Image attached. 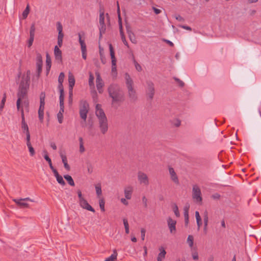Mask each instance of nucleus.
Instances as JSON below:
<instances>
[{
	"label": "nucleus",
	"mask_w": 261,
	"mask_h": 261,
	"mask_svg": "<svg viewBox=\"0 0 261 261\" xmlns=\"http://www.w3.org/2000/svg\"><path fill=\"white\" fill-rule=\"evenodd\" d=\"M187 242L190 248H192L194 244V238L192 235H189L188 237Z\"/></svg>",
	"instance_id": "obj_31"
},
{
	"label": "nucleus",
	"mask_w": 261,
	"mask_h": 261,
	"mask_svg": "<svg viewBox=\"0 0 261 261\" xmlns=\"http://www.w3.org/2000/svg\"><path fill=\"white\" fill-rule=\"evenodd\" d=\"M13 201L15 202V203L16 204L18 207L21 208H24L29 207V204L27 203L26 201H33V200L31 199L30 198H25L23 199H13Z\"/></svg>",
	"instance_id": "obj_6"
},
{
	"label": "nucleus",
	"mask_w": 261,
	"mask_h": 261,
	"mask_svg": "<svg viewBox=\"0 0 261 261\" xmlns=\"http://www.w3.org/2000/svg\"><path fill=\"white\" fill-rule=\"evenodd\" d=\"M99 24H105V13L103 11H100L99 15Z\"/></svg>",
	"instance_id": "obj_38"
},
{
	"label": "nucleus",
	"mask_w": 261,
	"mask_h": 261,
	"mask_svg": "<svg viewBox=\"0 0 261 261\" xmlns=\"http://www.w3.org/2000/svg\"><path fill=\"white\" fill-rule=\"evenodd\" d=\"M60 99V107H63L64 106V94H60L59 97Z\"/></svg>",
	"instance_id": "obj_43"
},
{
	"label": "nucleus",
	"mask_w": 261,
	"mask_h": 261,
	"mask_svg": "<svg viewBox=\"0 0 261 261\" xmlns=\"http://www.w3.org/2000/svg\"><path fill=\"white\" fill-rule=\"evenodd\" d=\"M95 109V114L98 119V124L100 132L102 134H105L108 130L107 118L103 110L101 109V105L97 104Z\"/></svg>",
	"instance_id": "obj_3"
},
{
	"label": "nucleus",
	"mask_w": 261,
	"mask_h": 261,
	"mask_svg": "<svg viewBox=\"0 0 261 261\" xmlns=\"http://www.w3.org/2000/svg\"><path fill=\"white\" fill-rule=\"evenodd\" d=\"M190 208V205L189 203H186L184 206V212H188Z\"/></svg>",
	"instance_id": "obj_64"
},
{
	"label": "nucleus",
	"mask_w": 261,
	"mask_h": 261,
	"mask_svg": "<svg viewBox=\"0 0 261 261\" xmlns=\"http://www.w3.org/2000/svg\"><path fill=\"white\" fill-rule=\"evenodd\" d=\"M45 94L42 92L40 95V103H45Z\"/></svg>",
	"instance_id": "obj_44"
},
{
	"label": "nucleus",
	"mask_w": 261,
	"mask_h": 261,
	"mask_svg": "<svg viewBox=\"0 0 261 261\" xmlns=\"http://www.w3.org/2000/svg\"><path fill=\"white\" fill-rule=\"evenodd\" d=\"M58 88L60 90V94H64V89L62 83H59Z\"/></svg>",
	"instance_id": "obj_53"
},
{
	"label": "nucleus",
	"mask_w": 261,
	"mask_h": 261,
	"mask_svg": "<svg viewBox=\"0 0 261 261\" xmlns=\"http://www.w3.org/2000/svg\"><path fill=\"white\" fill-rule=\"evenodd\" d=\"M26 135V141H27V144H31L30 141V134L29 133V134H25Z\"/></svg>",
	"instance_id": "obj_58"
},
{
	"label": "nucleus",
	"mask_w": 261,
	"mask_h": 261,
	"mask_svg": "<svg viewBox=\"0 0 261 261\" xmlns=\"http://www.w3.org/2000/svg\"><path fill=\"white\" fill-rule=\"evenodd\" d=\"M169 173H170V177H171L172 180H173V181L174 182H175V184H179L178 178V177H177L176 173H175L174 169L172 167H169Z\"/></svg>",
	"instance_id": "obj_18"
},
{
	"label": "nucleus",
	"mask_w": 261,
	"mask_h": 261,
	"mask_svg": "<svg viewBox=\"0 0 261 261\" xmlns=\"http://www.w3.org/2000/svg\"><path fill=\"white\" fill-rule=\"evenodd\" d=\"M192 198L194 202L201 204L202 201L201 190L197 185L193 186L192 192Z\"/></svg>",
	"instance_id": "obj_5"
},
{
	"label": "nucleus",
	"mask_w": 261,
	"mask_h": 261,
	"mask_svg": "<svg viewBox=\"0 0 261 261\" xmlns=\"http://www.w3.org/2000/svg\"><path fill=\"white\" fill-rule=\"evenodd\" d=\"M44 106L45 103H40V107L38 111L44 112Z\"/></svg>",
	"instance_id": "obj_57"
},
{
	"label": "nucleus",
	"mask_w": 261,
	"mask_h": 261,
	"mask_svg": "<svg viewBox=\"0 0 261 261\" xmlns=\"http://www.w3.org/2000/svg\"><path fill=\"white\" fill-rule=\"evenodd\" d=\"M172 124L176 127H179L180 125L181 122L179 119H175L172 121Z\"/></svg>",
	"instance_id": "obj_47"
},
{
	"label": "nucleus",
	"mask_w": 261,
	"mask_h": 261,
	"mask_svg": "<svg viewBox=\"0 0 261 261\" xmlns=\"http://www.w3.org/2000/svg\"><path fill=\"white\" fill-rule=\"evenodd\" d=\"M138 179L140 184H143L145 186L149 185V179L146 174L139 171L138 173Z\"/></svg>",
	"instance_id": "obj_10"
},
{
	"label": "nucleus",
	"mask_w": 261,
	"mask_h": 261,
	"mask_svg": "<svg viewBox=\"0 0 261 261\" xmlns=\"http://www.w3.org/2000/svg\"><path fill=\"white\" fill-rule=\"evenodd\" d=\"M68 82L69 88H70V89H73L75 84V79L74 76L72 74H69L68 75Z\"/></svg>",
	"instance_id": "obj_25"
},
{
	"label": "nucleus",
	"mask_w": 261,
	"mask_h": 261,
	"mask_svg": "<svg viewBox=\"0 0 261 261\" xmlns=\"http://www.w3.org/2000/svg\"><path fill=\"white\" fill-rule=\"evenodd\" d=\"M163 41L164 42H166V43H167L168 45H169L171 47H173L174 46V44L171 41H170L168 40L163 39Z\"/></svg>",
	"instance_id": "obj_62"
},
{
	"label": "nucleus",
	"mask_w": 261,
	"mask_h": 261,
	"mask_svg": "<svg viewBox=\"0 0 261 261\" xmlns=\"http://www.w3.org/2000/svg\"><path fill=\"white\" fill-rule=\"evenodd\" d=\"M142 203L145 207L147 206V199L145 196L142 197Z\"/></svg>",
	"instance_id": "obj_56"
},
{
	"label": "nucleus",
	"mask_w": 261,
	"mask_h": 261,
	"mask_svg": "<svg viewBox=\"0 0 261 261\" xmlns=\"http://www.w3.org/2000/svg\"><path fill=\"white\" fill-rule=\"evenodd\" d=\"M37 76L39 77L42 72V64H36Z\"/></svg>",
	"instance_id": "obj_41"
},
{
	"label": "nucleus",
	"mask_w": 261,
	"mask_h": 261,
	"mask_svg": "<svg viewBox=\"0 0 261 261\" xmlns=\"http://www.w3.org/2000/svg\"><path fill=\"white\" fill-rule=\"evenodd\" d=\"M99 207H100L101 211L104 212L105 211V200L103 198H99Z\"/></svg>",
	"instance_id": "obj_34"
},
{
	"label": "nucleus",
	"mask_w": 261,
	"mask_h": 261,
	"mask_svg": "<svg viewBox=\"0 0 261 261\" xmlns=\"http://www.w3.org/2000/svg\"><path fill=\"white\" fill-rule=\"evenodd\" d=\"M118 24H119V31L123 30L122 19H121V16H120V14H118Z\"/></svg>",
	"instance_id": "obj_46"
},
{
	"label": "nucleus",
	"mask_w": 261,
	"mask_h": 261,
	"mask_svg": "<svg viewBox=\"0 0 261 261\" xmlns=\"http://www.w3.org/2000/svg\"><path fill=\"white\" fill-rule=\"evenodd\" d=\"M57 117L58 119V121L60 123H62L63 122V115L61 113H58L57 114Z\"/></svg>",
	"instance_id": "obj_49"
},
{
	"label": "nucleus",
	"mask_w": 261,
	"mask_h": 261,
	"mask_svg": "<svg viewBox=\"0 0 261 261\" xmlns=\"http://www.w3.org/2000/svg\"><path fill=\"white\" fill-rule=\"evenodd\" d=\"M203 221L204 223V226L205 227H206L208 223V217L206 215L204 214V215L203 216Z\"/></svg>",
	"instance_id": "obj_59"
},
{
	"label": "nucleus",
	"mask_w": 261,
	"mask_h": 261,
	"mask_svg": "<svg viewBox=\"0 0 261 261\" xmlns=\"http://www.w3.org/2000/svg\"><path fill=\"white\" fill-rule=\"evenodd\" d=\"M96 193L97 195V197L98 198H101V196L102 195V191H101V186L100 183H98L95 185Z\"/></svg>",
	"instance_id": "obj_24"
},
{
	"label": "nucleus",
	"mask_w": 261,
	"mask_h": 261,
	"mask_svg": "<svg viewBox=\"0 0 261 261\" xmlns=\"http://www.w3.org/2000/svg\"><path fill=\"white\" fill-rule=\"evenodd\" d=\"M79 142H80V151L81 153H83L85 151V148L84 146V142L83 139L82 137L79 138Z\"/></svg>",
	"instance_id": "obj_36"
},
{
	"label": "nucleus",
	"mask_w": 261,
	"mask_h": 261,
	"mask_svg": "<svg viewBox=\"0 0 261 261\" xmlns=\"http://www.w3.org/2000/svg\"><path fill=\"white\" fill-rule=\"evenodd\" d=\"M185 224H186V225H187L189 223L188 213H185Z\"/></svg>",
	"instance_id": "obj_61"
},
{
	"label": "nucleus",
	"mask_w": 261,
	"mask_h": 261,
	"mask_svg": "<svg viewBox=\"0 0 261 261\" xmlns=\"http://www.w3.org/2000/svg\"><path fill=\"white\" fill-rule=\"evenodd\" d=\"M109 96L112 98V105L119 106L124 101L125 97L123 90L119 85L117 84H111L108 88Z\"/></svg>",
	"instance_id": "obj_1"
},
{
	"label": "nucleus",
	"mask_w": 261,
	"mask_h": 261,
	"mask_svg": "<svg viewBox=\"0 0 261 261\" xmlns=\"http://www.w3.org/2000/svg\"><path fill=\"white\" fill-rule=\"evenodd\" d=\"M117 251L116 250H114L113 254L110 257L107 258L105 261H115L117 259Z\"/></svg>",
	"instance_id": "obj_27"
},
{
	"label": "nucleus",
	"mask_w": 261,
	"mask_h": 261,
	"mask_svg": "<svg viewBox=\"0 0 261 261\" xmlns=\"http://www.w3.org/2000/svg\"><path fill=\"white\" fill-rule=\"evenodd\" d=\"M20 112L21 117V128L23 130V133L25 134H29V133H30L29 127L27 123L25 121L24 111L22 108H21Z\"/></svg>",
	"instance_id": "obj_12"
},
{
	"label": "nucleus",
	"mask_w": 261,
	"mask_h": 261,
	"mask_svg": "<svg viewBox=\"0 0 261 261\" xmlns=\"http://www.w3.org/2000/svg\"><path fill=\"white\" fill-rule=\"evenodd\" d=\"M175 18L176 20L179 21H183L184 20V19L182 17H181L179 15H177L175 16Z\"/></svg>",
	"instance_id": "obj_63"
},
{
	"label": "nucleus",
	"mask_w": 261,
	"mask_h": 261,
	"mask_svg": "<svg viewBox=\"0 0 261 261\" xmlns=\"http://www.w3.org/2000/svg\"><path fill=\"white\" fill-rule=\"evenodd\" d=\"M94 77L93 75V74L90 73L89 75V84L90 86H94Z\"/></svg>",
	"instance_id": "obj_42"
},
{
	"label": "nucleus",
	"mask_w": 261,
	"mask_h": 261,
	"mask_svg": "<svg viewBox=\"0 0 261 261\" xmlns=\"http://www.w3.org/2000/svg\"><path fill=\"white\" fill-rule=\"evenodd\" d=\"M60 155L62 159V162L64 164V168L67 170L69 171L70 170V167L68 164L67 159L65 154L63 153V152H61L60 153Z\"/></svg>",
	"instance_id": "obj_20"
},
{
	"label": "nucleus",
	"mask_w": 261,
	"mask_h": 261,
	"mask_svg": "<svg viewBox=\"0 0 261 261\" xmlns=\"http://www.w3.org/2000/svg\"><path fill=\"white\" fill-rule=\"evenodd\" d=\"M109 49L110 52V56L112 59V72H116V59L115 56V52L113 46L111 44H109Z\"/></svg>",
	"instance_id": "obj_7"
},
{
	"label": "nucleus",
	"mask_w": 261,
	"mask_h": 261,
	"mask_svg": "<svg viewBox=\"0 0 261 261\" xmlns=\"http://www.w3.org/2000/svg\"><path fill=\"white\" fill-rule=\"evenodd\" d=\"M30 71L27 72V75L25 77H23L20 82L18 92L17 93L18 99L16 102V107L18 111H20V103L22 99H24L27 94L28 89L29 87L30 77L29 73Z\"/></svg>",
	"instance_id": "obj_2"
},
{
	"label": "nucleus",
	"mask_w": 261,
	"mask_h": 261,
	"mask_svg": "<svg viewBox=\"0 0 261 261\" xmlns=\"http://www.w3.org/2000/svg\"><path fill=\"white\" fill-rule=\"evenodd\" d=\"M54 55L56 60L60 63L62 62V53L59 47L56 45L54 48Z\"/></svg>",
	"instance_id": "obj_15"
},
{
	"label": "nucleus",
	"mask_w": 261,
	"mask_h": 261,
	"mask_svg": "<svg viewBox=\"0 0 261 261\" xmlns=\"http://www.w3.org/2000/svg\"><path fill=\"white\" fill-rule=\"evenodd\" d=\"M80 110H89V106L88 103L85 100H82L80 103Z\"/></svg>",
	"instance_id": "obj_21"
},
{
	"label": "nucleus",
	"mask_w": 261,
	"mask_h": 261,
	"mask_svg": "<svg viewBox=\"0 0 261 261\" xmlns=\"http://www.w3.org/2000/svg\"><path fill=\"white\" fill-rule=\"evenodd\" d=\"M42 64V57L40 53L36 54V64Z\"/></svg>",
	"instance_id": "obj_37"
},
{
	"label": "nucleus",
	"mask_w": 261,
	"mask_h": 261,
	"mask_svg": "<svg viewBox=\"0 0 261 261\" xmlns=\"http://www.w3.org/2000/svg\"><path fill=\"white\" fill-rule=\"evenodd\" d=\"M89 111L88 110H80V117L83 120L84 122L85 123L86 121L87 114Z\"/></svg>",
	"instance_id": "obj_28"
},
{
	"label": "nucleus",
	"mask_w": 261,
	"mask_h": 261,
	"mask_svg": "<svg viewBox=\"0 0 261 261\" xmlns=\"http://www.w3.org/2000/svg\"><path fill=\"white\" fill-rule=\"evenodd\" d=\"M192 254L193 259L197 260L198 259V254L196 251L192 252Z\"/></svg>",
	"instance_id": "obj_55"
},
{
	"label": "nucleus",
	"mask_w": 261,
	"mask_h": 261,
	"mask_svg": "<svg viewBox=\"0 0 261 261\" xmlns=\"http://www.w3.org/2000/svg\"><path fill=\"white\" fill-rule=\"evenodd\" d=\"M134 64L137 71H141L142 70L141 65L136 60H134Z\"/></svg>",
	"instance_id": "obj_48"
},
{
	"label": "nucleus",
	"mask_w": 261,
	"mask_h": 261,
	"mask_svg": "<svg viewBox=\"0 0 261 261\" xmlns=\"http://www.w3.org/2000/svg\"><path fill=\"white\" fill-rule=\"evenodd\" d=\"M79 43L81 45L82 52L87 51L86 45L84 40L82 39L81 35L79 33Z\"/></svg>",
	"instance_id": "obj_23"
},
{
	"label": "nucleus",
	"mask_w": 261,
	"mask_h": 261,
	"mask_svg": "<svg viewBox=\"0 0 261 261\" xmlns=\"http://www.w3.org/2000/svg\"><path fill=\"white\" fill-rule=\"evenodd\" d=\"M196 214V219L197 221V224L198 225V229H199L200 227L202 225V220L201 216L199 215V213H195Z\"/></svg>",
	"instance_id": "obj_32"
},
{
	"label": "nucleus",
	"mask_w": 261,
	"mask_h": 261,
	"mask_svg": "<svg viewBox=\"0 0 261 261\" xmlns=\"http://www.w3.org/2000/svg\"><path fill=\"white\" fill-rule=\"evenodd\" d=\"M64 177L67 181L69 185H70L71 186H74V182L70 175H65L64 176Z\"/></svg>",
	"instance_id": "obj_30"
},
{
	"label": "nucleus",
	"mask_w": 261,
	"mask_h": 261,
	"mask_svg": "<svg viewBox=\"0 0 261 261\" xmlns=\"http://www.w3.org/2000/svg\"><path fill=\"white\" fill-rule=\"evenodd\" d=\"M126 28L130 40L132 43L136 44L137 43V40L136 39L134 33L130 29V27L128 25H126Z\"/></svg>",
	"instance_id": "obj_19"
},
{
	"label": "nucleus",
	"mask_w": 261,
	"mask_h": 261,
	"mask_svg": "<svg viewBox=\"0 0 261 261\" xmlns=\"http://www.w3.org/2000/svg\"><path fill=\"white\" fill-rule=\"evenodd\" d=\"M43 152L44 153V158L48 162L49 168H50L51 171H53V170L55 169V168L54 167L53 165L51 160L48 156L47 152L46 150L43 151Z\"/></svg>",
	"instance_id": "obj_22"
},
{
	"label": "nucleus",
	"mask_w": 261,
	"mask_h": 261,
	"mask_svg": "<svg viewBox=\"0 0 261 261\" xmlns=\"http://www.w3.org/2000/svg\"><path fill=\"white\" fill-rule=\"evenodd\" d=\"M30 12V6L29 4L27 5L25 10L22 12V17L23 19H25Z\"/></svg>",
	"instance_id": "obj_33"
},
{
	"label": "nucleus",
	"mask_w": 261,
	"mask_h": 261,
	"mask_svg": "<svg viewBox=\"0 0 261 261\" xmlns=\"http://www.w3.org/2000/svg\"><path fill=\"white\" fill-rule=\"evenodd\" d=\"M99 38H101L102 37V35L103 34L105 33L106 30V26L105 24H99Z\"/></svg>",
	"instance_id": "obj_29"
},
{
	"label": "nucleus",
	"mask_w": 261,
	"mask_h": 261,
	"mask_svg": "<svg viewBox=\"0 0 261 261\" xmlns=\"http://www.w3.org/2000/svg\"><path fill=\"white\" fill-rule=\"evenodd\" d=\"M120 35H121V39H122V42L125 44V45H126L127 47V48H128L129 47V45L128 44L126 40V39H125V36H124V33L123 32V30L120 31Z\"/></svg>",
	"instance_id": "obj_35"
},
{
	"label": "nucleus",
	"mask_w": 261,
	"mask_h": 261,
	"mask_svg": "<svg viewBox=\"0 0 261 261\" xmlns=\"http://www.w3.org/2000/svg\"><path fill=\"white\" fill-rule=\"evenodd\" d=\"M64 74L63 72H61L59 74V78H58V82L59 83H63L64 79Z\"/></svg>",
	"instance_id": "obj_45"
},
{
	"label": "nucleus",
	"mask_w": 261,
	"mask_h": 261,
	"mask_svg": "<svg viewBox=\"0 0 261 261\" xmlns=\"http://www.w3.org/2000/svg\"><path fill=\"white\" fill-rule=\"evenodd\" d=\"M123 224H124L125 228H127L128 227H129V224H128L127 220L126 219L124 218L123 219Z\"/></svg>",
	"instance_id": "obj_60"
},
{
	"label": "nucleus",
	"mask_w": 261,
	"mask_h": 261,
	"mask_svg": "<svg viewBox=\"0 0 261 261\" xmlns=\"http://www.w3.org/2000/svg\"><path fill=\"white\" fill-rule=\"evenodd\" d=\"M133 192V188L130 186H128L124 188V193L126 199H131Z\"/></svg>",
	"instance_id": "obj_17"
},
{
	"label": "nucleus",
	"mask_w": 261,
	"mask_h": 261,
	"mask_svg": "<svg viewBox=\"0 0 261 261\" xmlns=\"http://www.w3.org/2000/svg\"><path fill=\"white\" fill-rule=\"evenodd\" d=\"M80 205L83 208L91 211L92 212H95L94 208L88 203V201L85 199H82V200L79 202Z\"/></svg>",
	"instance_id": "obj_14"
},
{
	"label": "nucleus",
	"mask_w": 261,
	"mask_h": 261,
	"mask_svg": "<svg viewBox=\"0 0 261 261\" xmlns=\"http://www.w3.org/2000/svg\"><path fill=\"white\" fill-rule=\"evenodd\" d=\"M160 253L157 257V261H162L165 258L166 252L163 248H160Z\"/></svg>",
	"instance_id": "obj_26"
},
{
	"label": "nucleus",
	"mask_w": 261,
	"mask_h": 261,
	"mask_svg": "<svg viewBox=\"0 0 261 261\" xmlns=\"http://www.w3.org/2000/svg\"><path fill=\"white\" fill-rule=\"evenodd\" d=\"M167 222L170 233L175 234L176 232V221L169 217L167 219Z\"/></svg>",
	"instance_id": "obj_9"
},
{
	"label": "nucleus",
	"mask_w": 261,
	"mask_h": 261,
	"mask_svg": "<svg viewBox=\"0 0 261 261\" xmlns=\"http://www.w3.org/2000/svg\"><path fill=\"white\" fill-rule=\"evenodd\" d=\"M27 145L29 148L31 156H34L35 154V151L31 144H27Z\"/></svg>",
	"instance_id": "obj_39"
},
{
	"label": "nucleus",
	"mask_w": 261,
	"mask_h": 261,
	"mask_svg": "<svg viewBox=\"0 0 261 261\" xmlns=\"http://www.w3.org/2000/svg\"><path fill=\"white\" fill-rule=\"evenodd\" d=\"M125 84L128 91V96L132 102L136 101L138 99L136 90L134 87V82L128 73L125 74Z\"/></svg>",
	"instance_id": "obj_4"
},
{
	"label": "nucleus",
	"mask_w": 261,
	"mask_h": 261,
	"mask_svg": "<svg viewBox=\"0 0 261 261\" xmlns=\"http://www.w3.org/2000/svg\"><path fill=\"white\" fill-rule=\"evenodd\" d=\"M146 230L144 228L141 229V236L142 240L144 241L145 239Z\"/></svg>",
	"instance_id": "obj_51"
},
{
	"label": "nucleus",
	"mask_w": 261,
	"mask_h": 261,
	"mask_svg": "<svg viewBox=\"0 0 261 261\" xmlns=\"http://www.w3.org/2000/svg\"><path fill=\"white\" fill-rule=\"evenodd\" d=\"M96 87L98 92L100 93H102L103 92L102 88L104 86L103 82L100 76V74L98 72H96Z\"/></svg>",
	"instance_id": "obj_11"
},
{
	"label": "nucleus",
	"mask_w": 261,
	"mask_h": 261,
	"mask_svg": "<svg viewBox=\"0 0 261 261\" xmlns=\"http://www.w3.org/2000/svg\"><path fill=\"white\" fill-rule=\"evenodd\" d=\"M38 117L40 121L42 122L44 119V112L38 111Z\"/></svg>",
	"instance_id": "obj_52"
},
{
	"label": "nucleus",
	"mask_w": 261,
	"mask_h": 261,
	"mask_svg": "<svg viewBox=\"0 0 261 261\" xmlns=\"http://www.w3.org/2000/svg\"><path fill=\"white\" fill-rule=\"evenodd\" d=\"M146 95L150 99H152L154 95V84L152 82H147Z\"/></svg>",
	"instance_id": "obj_8"
},
{
	"label": "nucleus",
	"mask_w": 261,
	"mask_h": 261,
	"mask_svg": "<svg viewBox=\"0 0 261 261\" xmlns=\"http://www.w3.org/2000/svg\"><path fill=\"white\" fill-rule=\"evenodd\" d=\"M77 195L79 199V202L82 199H84L85 198L83 197L82 192L80 190L77 191Z\"/></svg>",
	"instance_id": "obj_54"
},
{
	"label": "nucleus",
	"mask_w": 261,
	"mask_h": 261,
	"mask_svg": "<svg viewBox=\"0 0 261 261\" xmlns=\"http://www.w3.org/2000/svg\"><path fill=\"white\" fill-rule=\"evenodd\" d=\"M35 24H32L30 31V38L28 42V47H30L33 43L34 40V36H35Z\"/></svg>",
	"instance_id": "obj_13"
},
{
	"label": "nucleus",
	"mask_w": 261,
	"mask_h": 261,
	"mask_svg": "<svg viewBox=\"0 0 261 261\" xmlns=\"http://www.w3.org/2000/svg\"><path fill=\"white\" fill-rule=\"evenodd\" d=\"M52 171L54 174V176L56 177L58 182L63 186H65L66 184L64 180L63 177L59 174L58 171L55 169Z\"/></svg>",
	"instance_id": "obj_16"
},
{
	"label": "nucleus",
	"mask_w": 261,
	"mask_h": 261,
	"mask_svg": "<svg viewBox=\"0 0 261 261\" xmlns=\"http://www.w3.org/2000/svg\"><path fill=\"white\" fill-rule=\"evenodd\" d=\"M46 66H51V60L47 53L46 54Z\"/></svg>",
	"instance_id": "obj_40"
},
{
	"label": "nucleus",
	"mask_w": 261,
	"mask_h": 261,
	"mask_svg": "<svg viewBox=\"0 0 261 261\" xmlns=\"http://www.w3.org/2000/svg\"><path fill=\"white\" fill-rule=\"evenodd\" d=\"M57 29L58 33L62 32L63 27L62 25L60 22H58L57 23Z\"/></svg>",
	"instance_id": "obj_50"
}]
</instances>
